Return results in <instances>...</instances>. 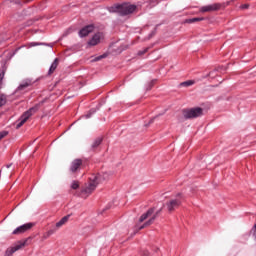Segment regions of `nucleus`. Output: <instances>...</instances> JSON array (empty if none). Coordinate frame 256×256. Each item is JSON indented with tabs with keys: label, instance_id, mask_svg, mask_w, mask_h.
<instances>
[{
	"label": "nucleus",
	"instance_id": "22",
	"mask_svg": "<svg viewBox=\"0 0 256 256\" xmlns=\"http://www.w3.org/2000/svg\"><path fill=\"white\" fill-rule=\"evenodd\" d=\"M5 103H6L5 95L0 94V107H2V105H5Z\"/></svg>",
	"mask_w": 256,
	"mask_h": 256
},
{
	"label": "nucleus",
	"instance_id": "18",
	"mask_svg": "<svg viewBox=\"0 0 256 256\" xmlns=\"http://www.w3.org/2000/svg\"><path fill=\"white\" fill-rule=\"evenodd\" d=\"M203 19L204 18H202V17H197V18H190V19H188V20H186V22L185 23H197V21H203Z\"/></svg>",
	"mask_w": 256,
	"mask_h": 256
},
{
	"label": "nucleus",
	"instance_id": "13",
	"mask_svg": "<svg viewBox=\"0 0 256 256\" xmlns=\"http://www.w3.org/2000/svg\"><path fill=\"white\" fill-rule=\"evenodd\" d=\"M153 213H155V208H150L146 213L141 215L139 222L143 223V221H145L147 218L151 217V215H153Z\"/></svg>",
	"mask_w": 256,
	"mask_h": 256
},
{
	"label": "nucleus",
	"instance_id": "17",
	"mask_svg": "<svg viewBox=\"0 0 256 256\" xmlns=\"http://www.w3.org/2000/svg\"><path fill=\"white\" fill-rule=\"evenodd\" d=\"M31 80H25V81H23L20 85H19V87H18V89H19V91H22V89H27V87H29V85H31Z\"/></svg>",
	"mask_w": 256,
	"mask_h": 256
},
{
	"label": "nucleus",
	"instance_id": "29",
	"mask_svg": "<svg viewBox=\"0 0 256 256\" xmlns=\"http://www.w3.org/2000/svg\"><path fill=\"white\" fill-rule=\"evenodd\" d=\"M153 35H155V31L151 32V34L149 35L148 39H151V37H153Z\"/></svg>",
	"mask_w": 256,
	"mask_h": 256
},
{
	"label": "nucleus",
	"instance_id": "2",
	"mask_svg": "<svg viewBox=\"0 0 256 256\" xmlns=\"http://www.w3.org/2000/svg\"><path fill=\"white\" fill-rule=\"evenodd\" d=\"M99 177L92 176L90 178L89 183L82 189V197H89L93 193L95 189H97V185L101 184V181H98Z\"/></svg>",
	"mask_w": 256,
	"mask_h": 256
},
{
	"label": "nucleus",
	"instance_id": "19",
	"mask_svg": "<svg viewBox=\"0 0 256 256\" xmlns=\"http://www.w3.org/2000/svg\"><path fill=\"white\" fill-rule=\"evenodd\" d=\"M102 141H103L102 138H97V139L93 142V144H92L93 149L99 147V146L101 145V142H102Z\"/></svg>",
	"mask_w": 256,
	"mask_h": 256
},
{
	"label": "nucleus",
	"instance_id": "6",
	"mask_svg": "<svg viewBox=\"0 0 256 256\" xmlns=\"http://www.w3.org/2000/svg\"><path fill=\"white\" fill-rule=\"evenodd\" d=\"M201 115H203V109L201 108H192L184 111L185 119H195V117H201Z\"/></svg>",
	"mask_w": 256,
	"mask_h": 256
},
{
	"label": "nucleus",
	"instance_id": "1",
	"mask_svg": "<svg viewBox=\"0 0 256 256\" xmlns=\"http://www.w3.org/2000/svg\"><path fill=\"white\" fill-rule=\"evenodd\" d=\"M135 9H137V6L129 3L121 4V5H115L110 8H108V11L110 13H119V15L125 16V15H131V13H134Z\"/></svg>",
	"mask_w": 256,
	"mask_h": 256
},
{
	"label": "nucleus",
	"instance_id": "21",
	"mask_svg": "<svg viewBox=\"0 0 256 256\" xmlns=\"http://www.w3.org/2000/svg\"><path fill=\"white\" fill-rule=\"evenodd\" d=\"M105 57H107V54H102L98 57H95L94 59H92L93 62H97V61H101V59H105Z\"/></svg>",
	"mask_w": 256,
	"mask_h": 256
},
{
	"label": "nucleus",
	"instance_id": "5",
	"mask_svg": "<svg viewBox=\"0 0 256 256\" xmlns=\"http://www.w3.org/2000/svg\"><path fill=\"white\" fill-rule=\"evenodd\" d=\"M29 241H31V238H27L24 241H18L16 244H14V246L6 250L5 256H12L13 253H16V251H19V249H23V247L29 245Z\"/></svg>",
	"mask_w": 256,
	"mask_h": 256
},
{
	"label": "nucleus",
	"instance_id": "7",
	"mask_svg": "<svg viewBox=\"0 0 256 256\" xmlns=\"http://www.w3.org/2000/svg\"><path fill=\"white\" fill-rule=\"evenodd\" d=\"M31 227H33V223H26L24 225H21L13 231V235H21V233H25V231H29Z\"/></svg>",
	"mask_w": 256,
	"mask_h": 256
},
{
	"label": "nucleus",
	"instance_id": "11",
	"mask_svg": "<svg viewBox=\"0 0 256 256\" xmlns=\"http://www.w3.org/2000/svg\"><path fill=\"white\" fill-rule=\"evenodd\" d=\"M217 9H219V5L211 4V5L201 7L200 11H201V13H207L210 11H217Z\"/></svg>",
	"mask_w": 256,
	"mask_h": 256
},
{
	"label": "nucleus",
	"instance_id": "23",
	"mask_svg": "<svg viewBox=\"0 0 256 256\" xmlns=\"http://www.w3.org/2000/svg\"><path fill=\"white\" fill-rule=\"evenodd\" d=\"M71 189H79V182L78 181H73L71 183Z\"/></svg>",
	"mask_w": 256,
	"mask_h": 256
},
{
	"label": "nucleus",
	"instance_id": "8",
	"mask_svg": "<svg viewBox=\"0 0 256 256\" xmlns=\"http://www.w3.org/2000/svg\"><path fill=\"white\" fill-rule=\"evenodd\" d=\"M101 39H103V34L101 32H98L90 39L88 45L95 47V45H99V43H101Z\"/></svg>",
	"mask_w": 256,
	"mask_h": 256
},
{
	"label": "nucleus",
	"instance_id": "4",
	"mask_svg": "<svg viewBox=\"0 0 256 256\" xmlns=\"http://www.w3.org/2000/svg\"><path fill=\"white\" fill-rule=\"evenodd\" d=\"M182 199L183 194L178 193L176 198H172L166 203L167 210L171 213V211H175V209H178L181 206Z\"/></svg>",
	"mask_w": 256,
	"mask_h": 256
},
{
	"label": "nucleus",
	"instance_id": "27",
	"mask_svg": "<svg viewBox=\"0 0 256 256\" xmlns=\"http://www.w3.org/2000/svg\"><path fill=\"white\" fill-rule=\"evenodd\" d=\"M147 51H149V48H145L143 51H139L138 55H145V53H147Z\"/></svg>",
	"mask_w": 256,
	"mask_h": 256
},
{
	"label": "nucleus",
	"instance_id": "28",
	"mask_svg": "<svg viewBox=\"0 0 256 256\" xmlns=\"http://www.w3.org/2000/svg\"><path fill=\"white\" fill-rule=\"evenodd\" d=\"M248 8H249V5L247 4L242 5V9H248Z\"/></svg>",
	"mask_w": 256,
	"mask_h": 256
},
{
	"label": "nucleus",
	"instance_id": "15",
	"mask_svg": "<svg viewBox=\"0 0 256 256\" xmlns=\"http://www.w3.org/2000/svg\"><path fill=\"white\" fill-rule=\"evenodd\" d=\"M96 177H98L97 181H100V183H103V181H107V179H109V177H111V173L104 172L102 174H98Z\"/></svg>",
	"mask_w": 256,
	"mask_h": 256
},
{
	"label": "nucleus",
	"instance_id": "3",
	"mask_svg": "<svg viewBox=\"0 0 256 256\" xmlns=\"http://www.w3.org/2000/svg\"><path fill=\"white\" fill-rule=\"evenodd\" d=\"M37 111H39V105H36L30 108L28 111H26L18 120V123L16 125L17 129H19L20 127H23V125L27 123V120L29 119V117H31L33 113H37Z\"/></svg>",
	"mask_w": 256,
	"mask_h": 256
},
{
	"label": "nucleus",
	"instance_id": "30",
	"mask_svg": "<svg viewBox=\"0 0 256 256\" xmlns=\"http://www.w3.org/2000/svg\"><path fill=\"white\" fill-rule=\"evenodd\" d=\"M9 167H11V164L7 165V169H9Z\"/></svg>",
	"mask_w": 256,
	"mask_h": 256
},
{
	"label": "nucleus",
	"instance_id": "14",
	"mask_svg": "<svg viewBox=\"0 0 256 256\" xmlns=\"http://www.w3.org/2000/svg\"><path fill=\"white\" fill-rule=\"evenodd\" d=\"M70 217H71V215H66L60 221H58L56 223V229H61V227H63V225H65V223H67V221H69Z\"/></svg>",
	"mask_w": 256,
	"mask_h": 256
},
{
	"label": "nucleus",
	"instance_id": "16",
	"mask_svg": "<svg viewBox=\"0 0 256 256\" xmlns=\"http://www.w3.org/2000/svg\"><path fill=\"white\" fill-rule=\"evenodd\" d=\"M58 65H59V59L56 58L49 68L48 75H52V73H55V69H57Z\"/></svg>",
	"mask_w": 256,
	"mask_h": 256
},
{
	"label": "nucleus",
	"instance_id": "10",
	"mask_svg": "<svg viewBox=\"0 0 256 256\" xmlns=\"http://www.w3.org/2000/svg\"><path fill=\"white\" fill-rule=\"evenodd\" d=\"M81 165H83V161L81 159H75L70 165V171L75 173V171L80 169Z\"/></svg>",
	"mask_w": 256,
	"mask_h": 256
},
{
	"label": "nucleus",
	"instance_id": "24",
	"mask_svg": "<svg viewBox=\"0 0 256 256\" xmlns=\"http://www.w3.org/2000/svg\"><path fill=\"white\" fill-rule=\"evenodd\" d=\"M39 45H47V44H45V43L32 42V43L29 44V47H37V46H39Z\"/></svg>",
	"mask_w": 256,
	"mask_h": 256
},
{
	"label": "nucleus",
	"instance_id": "12",
	"mask_svg": "<svg viewBox=\"0 0 256 256\" xmlns=\"http://www.w3.org/2000/svg\"><path fill=\"white\" fill-rule=\"evenodd\" d=\"M159 213H161V209L158 210L145 224L140 226L139 230L145 229V227H149V225H153V222L157 219V215H159Z\"/></svg>",
	"mask_w": 256,
	"mask_h": 256
},
{
	"label": "nucleus",
	"instance_id": "20",
	"mask_svg": "<svg viewBox=\"0 0 256 256\" xmlns=\"http://www.w3.org/2000/svg\"><path fill=\"white\" fill-rule=\"evenodd\" d=\"M194 81L193 80H189V81H186V82H182L181 83V86L182 87H191V85H194Z\"/></svg>",
	"mask_w": 256,
	"mask_h": 256
},
{
	"label": "nucleus",
	"instance_id": "26",
	"mask_svg": "<svg viewBox=\"0 0 256 256\" xmlns=\"http://www.w3.org/2000/svg\"><path fill=\"white\" fill-rule=\"evenodd\" d=\"M7 134H8L7 131H2V132H0V141H1V139H3L4 137H7Z\"/></svg>",
	"mask_w": 256,
	"mask_h": 256
},
{
	"label": "nucleus",
	"instance_id": "25",
	"mask_svg": "<svg viewBox=\"0 0 256 256\" xmlns=\"http://www.w3.org/2000/svg\"><path fill=\"white\" fill-rule=\"evenodd\" d=\"M93 113H95V110H94V109L90 110V113H88V114H86V115L84 116L85 119L91 118V115H93Z\"/></svg>",
	"mask_w": 256,
	"mask_h": 256
},
{
	"label": "nucleus",
	"instance_id": "9",
	"mask_svg": "<svg viewBox=\"0 0 256 256\" xmlns=\"http://www.w3.org/2000/svg\"><path fill=\"white\" fill-rule=\"evenodd\" d=\"M94 29H95V27L93 25H88V26L82 28L79 31V37H87V35H89V33H93Z\"/></svg>",
	"mask_w": 256,
	"mask_h": 256
}]
</instances>
